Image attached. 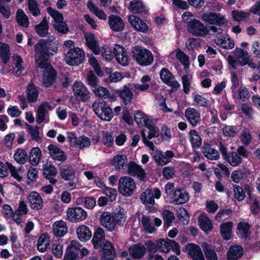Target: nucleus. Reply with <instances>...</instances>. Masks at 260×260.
Instances as JSON below:
<instances>
[{
    "instance_id": "680f3d73",
    "label": "nucleus",
    "mask_w": 260,
    "mask_h": 260,
    "mask_svg": "<svg viewBox=\"0 0 260 260\" xmlns=\"http://www.w3.org/2000/svg\"><path fill=\"white\" fill-rule=\"evenodd\" d=\"M170 239H167L166 240L162 239H160L157 242V246L158 249L161 252L167 253L170 251L169 245L170 242L169 241Z\"/></svg>"
},
{
    "instance_id": "a18cd8bd",
    "label": "nucleus",
    "mask_w": 260,
    "mask_h": 260,
    "mask_svg": "<svg viewBox=\"0 0 260 260\" xmlns=\"http://www.w3.org/2000/svg\"><path fill=\"white\" fill-rule=\"evenodd\" d=\"M103 186L105 187L103 193L108 197L109 200L110 202L115 201L117 197V190L114 188L106 187L103 182L99 180V187L102 188Z\"/></svg>"
},
{
    "instance_id": "bb28decb",
    "label": "nucleus",
    "mask_w": 260,
    "mask_h": 260,
    "mask_svg": "<svg viewBox=\"0 0 260 260\" xmlns=\"http://www.w3.org/2000/svg\"><path fill=\"white\" fill-rule=\"evenodd\" d=\"M68 226L66 223L62 220L55 221L52 225L54 235L57 237L64 236L68 232Z\"/></svg>"
},
{
    "instance_id": "4468645a",
    "label": "nucleus",
    "mask_w": 260,
    "mask_h": 260,
    "mask_svg": "<svg viewBox=\"0 0 260 260\" xmlns=\"http://www.w3.org/2000/svg\"><path fill=\"white\" fill-rule=\"evenodd\" d=\"M28 203L31 209L40 210L43 207V201L41 196L36 191H32L27 197Z\"/></svg>"
},
{
    "instance_id": "cd10ccee",
    "label": "nucleus",
    "mask_w": 260,
    "mask_h": 260,
    "mask_svg": "<svg viewBox=\"0 0 260 260\" xmlns=\"http://www.w3.org/2000/svg\"><path fill=\"white\" fill-rule=\"evenodd\" d=\"M244 254V250L240 245H235L231 246L227 252L228 260H238Z\"/></svg>"
},
{
    "instance_id": "c85d7f7f",
    "label": "nucleus",
    "mask_w": 260,
    "mask_h": 260,
    "mask_svg": "<svg viewBox=\"0 0 260 260\" xmlns=\"http://www.w3.org/2000/svg\"><path fill=\"white\" fill-rule=\"evenodd\" d=\"M128 10L134 14H146L148 10L142 1L134 0L129 3Z\"/></svg>"
},
{
    "instance_id": "6ab92c4d",
    "label": "nucleus",
    "mask_w": 260,
    "mask_h": 260,
    "mask_svg": "<svg viewBox=\"0 0 260 260\" xmlns=\"http://www.w3.org/2000/svg\"><path fill=\"white\" fill-rule=\"evenodd\" d=\"M174 157V153L172 150H167L164 153L160 150H156L154 159L158 165L164 166L170 162Z\"/></svg>"
},
{
    "instance_id": "a878e982",
    "label": "nucleus",
    "mask_w": 260,
    "mask_h": 260,
    "mask_svg": "<svg viewBox=\"0 0 260 260\" xmlns=\"http://www.w3.org/2000/svg\"><path fill=\"white\" fill-rule=\"evenodd\" d=\"M76 233L78 238L81 241L85 242L89 240L92 236V232L89 228L85 224H82L76 229Z\"/></svg>"
},
{
    "instance_id": "39448f33",
    "label": "nucleus",
    "mask_w": 260,
    "mask_h": 260,
    "mask_svg": "<svg viewBox=\"0 0 260 260\" xmlns=\"http://www.w3.org/2000/svg\"><path fill=\"white\" fill-rule=\"evenodd\" d=\"M132 54L133 59L142 67L150 66L154 61L152 52L139 45H136L132 48Z\"/></svg>"
},
{
    "instance_id": "7c9ffc66",
    "label": "nucleus",
    "mask_w": 260,
    "mask_h": 260,
    "mask_svg": "<svg viewBox=\"0 0 260 260\" xmlns=\"http://www.w3.org/2000/svg\"><path fill=\"white\" fill-rule=\"evenodd\" d=\"M48 149L50 155L54 159L61 161H64L67 159L64 152L57 146L50 144L48 146Z\"/></svg>"
},
{
    "instance_id": "79ce46f5",
    "label": "nucleus",
    "mask_w": 260,
    "mask_h": 260,
    "mask_svg": "<svg viewBox=\"0 0 260 260\" xmlns=\"http://www.w3.org/2000/svg\"><path fill=\"white\" fill-rule=\"evenodd\" d=\"M17 23L22 27L27 28L29 26V20L27 16L21 9H18L16 13Z\"/></svg>"
},
{
    "instance_id": "1a4fd4ad",
    "label": "nucleus",
    "mask_w": 260,
    "mask_h": 260,
    "mask_svg": "<svg viewBox=\"0 0 260 260\" xmlns=\"http://www.w3.org/2000/svg\"><path fill=\"white\" fill-rule=\"evenodd\" d=\"M136 188L134 179L127 176L121 177L119 180L118 189L119 192L125 197L132 195Z\"/></svg>"
},
{
    "instance_id": "e2e57ef3",
    "label": "nucleus",
    "mask_w": 260,
    "mask_h": 260,
    "mask_svg": "<svg viewBox=\"0 0 260 260\" xmlns=\"http://www.w3.org/2000/svg\"><path fill=\"white\" fill-rule=\"evenodd\" d=\"M90 145V141L89 138L86 137L82 136L78 138V140L75 144V147L83 149L88 147Z\"/></svg>"
},
{
    "instance_id": "393cba45",
    "label": "nucleus",
    "mask_w": 260,
    "mask_h": 260,
    "mask_svg": "<svg viewBox=\"0 0 260 260\" xmlns=\"http://www.w3.org/2000/svg\"><path fill=\"white\" fill-rule=\"evenodd\" d=\"M100 107H101V113L99 114V118L104 121H110L113 117L112 109L104 101L100 102L99 100V108Z\"/></svg>"
},
{
    "instance_id": "58836bf2",
    "label": "nucleus",
    "mask_w": 260,
    "mask_h": 260,
    "mask_svg": "<svg viewBox=\"0 0 260 260\" xmlns=\"http://www.w3.org/2000/svg\"><path fill=\"white\" fill-rule=\"evenodd\" d=\"M142 203L147 207L149 205H154L155 201L153 198V191L151 189L147 188L143 192L140 196Z\"/></svg>"
},
{
    "instance_id": "338daca9",
    "label": "nucleus",
    "mask_w": 260,
    "mask_h": 260,
    "mask_svg": "<svg viewBox=\"0 0 260 260\" xmlns=\"http://www.w3.org/2000/svg\"><path fill=\"white\" fill-rule=\"evenodd\" d=\"M24 170L23 168L21 167L19 170H17V169L12 165L10 164V165H9V171L10 172L11 175L18 181L22 180V177L21 176V174L23 172Z\"/></svg>"
},
{
    "instance_id": "a19ab883",
    "label": "nucleus",
    "mask_w": 260,
    "mask_h": 260,
    "mask_svg": "<svg viewBox=\"0 0 260 260\" xmlns=\"http://www.w3.org/2000/svg\"><path fill=\"white\" fill-rule=\"evenodd\" d=\"M202 247L207 260H218L217 254L210 245L207 242H204Z\"/></svg>"
},
{
    "instance_id": "c03bdc74",
    "label": "nucleus",
    "mask_w": 260,
    "mask_h": 260,
    "mask_svg": "<svg viewBox=\"0 0 260 260\" xmlns=\"http://www.w3.org/2000/svg\"><path fill=\"white\" fill-rule=\"evenodd\" d=\"M182 251L187 252L188 254L192 257L197 255L202 251L201 249L197 244L193 243H188L183 249Z\"/></svg>"
},
{
    "instance_id": "473e14b6",
    "label": "nucleus",
    "mask_w": 260,
    "mask_h": 260,
    "mask_svg": "<svg viewBox=\"0 0 260 260\" xmlns=\"http://www.w3.org/2000/svg\"><path fill=\"white\" fill-rule=\"evenodd\" d=\"M233 223L228 221L222 223L220 225V233L222 238L226 241L229 240L232 237Z\"/></svg>"
},
{
    "instance_id": "f03ea898",
    "label": "nucleus",
    "mask_w": 260,
    "mask_h": 260,
    "mask_svg": "<svg viewBox=\"0 0 260 260\" xmlns=\"http://www.w3.org/2000/svg\"><path fill=\"white\" fill-rule=\"evenodd\" d=\"M127 157L124 154H117L111 160V164L115 166L116 170L125 171L127 167V173L131 176L137 177L140 181H144L146 179V173L143 167L135 162L131 161L127 165Z\"/></svg>"
},
{
    "instance_id": "4be33fe9",
    "label": "nucleus",
    "mask_w": 260,
    "mask_h": 260,
    "mask_svg": "<svg viewBox=\"0 0 260 260\" xmlns=\"http://www.w3.org/2000/svg\"><path fill=\"white\" fill-rule=\"evenodd\" d=\"M101 224L109 231H112L116 227L113 216L109 212H103L99 218Z\"/></svg>"
},
{
    "instance_id": "2eb2a0df",
    "label": "nucleus",
    "mask_w": 260,
    "mask_h": 260,
    "mask_svg": "<svg viewBox=\"0 0 260 260\" xmlns=\"http://www.w3.org/2000/svg\"><path fill=\"white\" fill-rule=\"evenodd\" d=\"M172 199L175 205H181L189 201V195L185 189L179 188L174 191Z\"/></svg>"
},
{
    "instance_id": "37998d69",
    "label": "nucleus",
    "mask_w": 260,
    "mask_h": 260,
    "mask_svg": "<svg viewBox=\"0 0 260 260\" xmlns=\"http://www.w3.org/2000/svg\"><path fill=\"white\" fill-rule=\"evenodd\" d=\"M198 222L200 228L206 234H208L212 230L211 221L207 216L199 217Z\"/></svg>"
},
{
    "instance_id": "69168bd1",
    "label": "nucleus",
    "mask_w": 260,
    "mask_h": 260,
    "mask_svg": "<svg viewBox=\"0 0 260 260\" xmlns=\"http://www.w3.org/2000/svg\"><path fill=\"white\" fill-rule=\"evenodd\" d=\"M176 55L177 58L184 66L185 68L186 67H188L189 64V57L183 51L180 49H178Z\"/></svg>"
},
{
    "instance_id": "2f4dec72",
    "label": "nucleus",
    "mask_w": 260,
    "mask_h": 260,
    "mask_svg": "<svg viewBox=\"0 0 260 260\" xmlns=\"http://www.w3.org/2000/svg\"><path fill=\"white\" fill-rule=\"evenodd\" d=\"M39 91L32 82H30L27 86L26 96L29 103H34L38 100Z\"/></svg>"
},
{
    "instance_id": "4c0bfd02",
    "label": "nucleus",
    "mask_w": 260,
    "mask_h": 260,
    "mask_svg": "<svg viewBox=\"0 0 260 260\" xmlns=\"http://www.w3.org/2000/svg\"><path fill=\"white\" fill-rule=\"evenodd\" d=\"M188 137L193 148L198 149L202 145V139L196 130H190L188 133Z\"/></svg>"
},
{
    "instance_id": "f257e3e1",
    "label": "nucleus",
    "mask_w": 260,
    "mask_h": 260,
    "mask_svg": "<svg viewBox=\"0 0 260 260\" xmlns=\"http://www.w3.org/2000/svg\"><path fill=\"white\" fill-rule=\"evenodd\" d=\"M49 42L41 39L35 46V58L37 67L43 69L42 83L46 87L53 85L56 80L55 70L48 62V59L52 54Z\"/></svg>"
},
{
    "instance_id": "09e8293b",
    "label": "nucleus",
    "mask_w": 260,
    "mask_h": 260,
    "mask_svg": "<svg viewBox=\"0 0 260 260\" xmlns=\"http://www.w3.org/2000/svg\"><path fill=\"white\" fill-rule=\"evenodd\" d=\"M41 151L38 147L33 148L30 152L29 160L30 163L34 165L37 166L41 158Z\"/></svg>"
},
{
    "instance_id": "ddd939ff",
    "label": "nucleus",
    "mask_w": 260,
    "mask_h": 260,
    "mask_svg": "<svg viewBox=\"0 0 260 260\" xmlns=\"http://www.w3.org/2000/svg\"><path fill=\"white\" fill-rule=\"evenodd\" d=\"M74 95L81 101H86L89 98V92L83 83L76 81L73 85Z\"/></svg>"
},
{
    "instance_id": "f704fd0d",
    "label": "nucleus",
    "mask_w": 260,
    "mask_h": 260,
    "mask_svg": "<svg viewBox=\"0 0 260 260\" xmlns=\"http://www.w3.org/2000/svg\"><path fill=\"white\" fill-rule=\"evenodd\" d=\"M84 37L86 40V44L95 54H98V46L96 36L90 32H85Z\"/></svg>"
},
{
    "instance_id": "7ed1b4c3",
    "label": "nucleus",
    "mask_w": 260,
    "mask_h": 260,
    "mask_svg": "<svg viewBox=\"0 0 260 260\" xmlns=\"http://www.w3.org/2000/svg\"><path fill=\"white\" fill-rule=\"evenodd\" d=\"M100 52L103 58L106 61L109 62L115 57L117 62L123 66H126L129 63L127 52L122 45L117 44L114 46L105 45L101 50L99 46V54Z\"/></svg>"
},
{
    "instance_id": "423d86ee",
    "label": "nucleus",
    "mask_w": 260,
    "mask_h": 260,
    "mask_svg": "<svg viewBox=\"0 0 260 260\" xmlns=\"http://www.w3.org/2000/svg\"><path fill=\"white\" fill-rule=\"evenodd\" d=\"M218 146L223 159L231 166L238 167L242 163L243 158L236 151L228 152V148L222 142H219Z\"/></svg>"
},
{
    "instance_id": "20e7f679",
    "label": "nucleus",
    "mask_w": 260,
    "mask_h": 260,
    "mask_svg": "<svg viewBox=\"0 0 260 260\" xmlns=\"http://www.w3.org/2000/svg\"><path fill=\"white\" fill-rule=\"evenodd\" d=\"M193 14L189 11L185 12L182 15L183 21L187 23V30L192 35L197 37H205L209 34L208 28L200 20L193 19L189 20L190 17H193Z\"/></svg>"
},
{
    "instance_id": "9b49d317",
    "label": "nucleus",
    "mask_w": 260,
    "mask_h": 260,
    "mask_svg": "<svg viewBox=\"0 0 260 260\" xmlns=\"http://www.w3.org/2000/svg\"><path fill=\"white\" fill-rule=\"evenodd\" d=\"M132 89H133L132 84L129 83L124 85L120 89L115 90V92L125 106L130 105L132 103L134 94Z\"/></svg>"
},
{
    "instance_id": "e433bc0d",
    "label": "nucleus",
    "mask_w": 260,
    "mask_h": 260,
    "mask_svg": "<svg viewBox=\"0 0 260 260\" xmlns=\"http://www.w3.org/2000/svg\"><path fill=\"white\" fill-rule=\"evenodd\" d=\"M116 226L123 225L127 218L126 213L123 208H120L119 210L116 209L112 215Z\"/></svg>"
},
{
    "instance_id": "a211bd4d",
    "label": "nucleus",
    "mask_w": 260,
    "mask_h": 260,
    "mask_svg": "<svg viewBox=\"0 0 260 260\" xmlns=\"http://www.w3.org/2000/svg\"><path fill=\"white\" fill-rule=\"evenodd\" d=\"M127 19L136 30L142 32H146L148 31V26L140 18L132 15L129 16Z\"/></svg>"
},
{
    "instance_id": "3c124183",
    "label": "nucleus",
    "mask_w": 260,
    "mask_h": 260,
    "mask_svg": "<svg viewBox=\"0 0 260 260\" xmlns=\"http://www.w3.org/2000/svg\"><path fill=\"white\" fill-rule=\"evenodd\" d=\"M250 15L249 12L235 10L232 11V16L234 20L237 22H241L246 20Z\"/></svg>"
},
{
    "instance_id": "0eeeda50",
    "label": "nucleus",
    "mask_w": 260,
    "mask_h": 260,
    "mask_svg": "<svg viewBox=\"0 0 260 260\" xmlns=\"http://www.w3.org/2000/svg\"><path fill=\"white\" fill-rule=\"evenodd\" d=\"M85 53L83 50L74 47L66 54L65 61L69 66H76L81 64L84 59Z\"/></svg>"
},
{
    "instance_id": "de8ad7c7",
    "label": "nucleus",
    "mask_w": 260,
    "mask_h": 260,
    "mask_svg": "<svg viewBox=\"0 0 260 260\" xmlns=\"http://www.w3.org/2000/svg\"><path fill=\"white\" fill-rule=\"evenodd\" d=\"M13 59L15 64V68L14 69L15 70L14 74L16 76H20L24 70V68L22 65V59L20 56L15 54L13 56Z\"/></svg>"
},
{
    "instance_id": "8fccbe9b",
    "label": "nucleus",
    "mask_w": 260,
    "mask_h": 260,
    "mask_svg": "<svg viewBox=\"0 0 260 260\" xmlns=\"http://www.w3.org/2000/svg\"><path fill=\"white\" fill-rule=\"evenodd\" d=\"M160 78L161 81L166 84L170 83L171 80L175 79V76L166 68H163L159 73Z\"/></svg>"
},
{
    "instance_id": "6e6d98bb",
    "label": "nucleus",
    "mask_w": 260,
    "mask_h": 260,
    "mask_svg": "<svg viewBox=\"0 0 260 260\" xmlns=\"http://www.w3.org/2000/svg\"><path fill=\"white\" fill-rule=\"evenodd\" d=\"M192 98L193 101L197 103L200 106L208 107L210 106V102L207 99L203 97L198 93H192Z\"/></svg>"
},
{
    "instance_id": "13d9d810",
    "label": "nucleus",
    "mask_w": 260,
    "mask_h": 260,
    "mask_svg": "<svg viewBox=\"0 0 260 260\" xmlns=\"http://www.w3.org/2000/svg\"><path fill=\"white\" fill-rule=\"evenodd\" d=\"M190 215L188 211L184 207H180L179 211L178 218L183 224H188Z\"/></svg>"
},
{
    "instance_id": "c9c22d12",
    "label": "nucleus",
    "mask_w": 260,
    "mask_h": 260,
    "mask_svg": "<svg viewBox=\"0 0 260 260\" xmlns=\"http://www.w3.org/2000/svg\"><path fill=\"white\" fill-rule=\"evenodd\" d=\"M250 224L248 222L241 221L238 223L237 229L239 231L242 238L247 239L250 236Z\"/></svg>"
},
{
    "instance_id": "412c9836",
    "label": "nucleus",
    "mask_w": 260,
    "mask_h": 260,
    "mask_svg": "<svg viewBox=\"0 0 260 260\" xmlns=\"http://www.w3.org/2000/svg\"><path fill=\"white\" fill-rule=\"evenodd\" d=\"M100 250L102 251L103 254L102 256V260H114L115 256V251L113 244L108 241H106L102 247L101 245H99Z\"/></svg>"
},
{
    "instance_id": "6e6552de",
    "label": "nucleus",
    "mask_w": 260,
    "mask_h": 260,
    "mask_svg": "<svg viewBox=\"0 0 260 260\" xmlns=\"http://www.w3.org/2000/svg\"><path fill=\"white\" fill-rule=\"evenodd\" d=\"M99 77H103V81L105 83H116L121 81L124 78L122 74L119 72L113 73V69L105 67L103 69L99 64Z\"/></svg>"
},
{
    "instance_id": "49530a36",
    "label": "nucleus",
    "mask_w": 260,
    "mask_h": 260,
    "mask_svg": "<svg viewBox=\"0 0 260 260\" xmlns=\"http://www.w3.org/2000/svg\"><path fill=\"white\" fill-rule=\"evenodd\" d=\"M37 34L41 37H45L48 32L49 26L46 17H44L41 23L35 26Z\"/></svg>"
},
{
    "instance_id": "bf43d9fd",
    "label": "nucleus",
    "mask_w": 260,
    "mask_h": 260,
    "mask_svg": "<svg viewBox=\"0 0 260 260\" xmlns=\"http://www.w3.org/2000/svg\"><path fill=\"white\" fill-rule=\"evenodd\" d=\"M15 160L18 163L23 164L27 159V154L26 152L21 149H18L14 155Z\"/></svg>"
},
{
    "instance_id": "b1692460",
    "label": "nucleus",
    "mask_w": 260,
    "mask_h": 260,
    "mask_svg": "<svg viewBox=\"0 0 260 260\" xmlns=\"http://www.w3.org/2000/svg\"><path fill=\"white\" fill-rule=\"evenodd\" d=\"M57 171L56 168L51 164H46L44 166L43 175L44 177L48 180L52 184H55L57 180L54 178L56 176Z\"/></svg>"
},
{
    "instance_id": "f3484780",
    "label": "nucleus",
    "mask_w": 260,
    "mask_h": 260,
    "mask_svg": "<svg viewBox=\"0 0 260 260\" xmlns=\"http://www.w3.org/2000/svg\"><path fill=\"white\" fill-rule=\"evenodd\" d=\"M185 116L193 127L197 126L201 123L200 113L194 108H187L185 111Z\"/></svg>"
},
{
    "instance_id": "c756f323",
    "label": "nucleus",
    "mask_w": 260,
    "mask_h": 260,
    "mask_svg": "<svg viewBox=\"0 0 260 260\" xmlns=\"http://www.w3.org/2000/svg\"><path fill=\"white\" fill-rule=\"evenodd\" d=\"M201 152L208 159L211 160H218L220 158L219 153L213 148L209 144L205 143L201 148Z\"/></svg>"
},
{
    "instance_id": "0e129e2a",
    "label": "nucleus",
    "mask_w": 260,
    "mask_h": 260,
    "mask_svg": "<svg viewBox=\"0 0 260 260\" xmlns=\"http://www.w3.org/2000/svg\"><path fill=\"white\" fill-rule=\"evenodd\" d=\"M233 187L234 197L238 201H242L245 197V193L243 188L238 185H234Z\"/></svg>"
},
{
    "instance_id": "4d7b16f0",
    "label": "nucleus",
    "mask_w": 260,
    "mask_h": 260,
    "mask_svg": "<svg viewBox=\"0 0 260 260\" xmlns=\"http://www.w3.org/2000/svg\"><path fill=\"white\" fill-rule=\"evenodd\" d=\"M87 80L88 81V84L94 88L92 91L94 92L95 94L96 95L98 88L96 87V86L98 81L96 77L92 71H90L88 72L87 75Z\"/></svg>"
},
{
    "instance_id": "72a5a7b5",
    "label": "nucleus",
    "mask_w": 260,
    "mask_h": 260,
    "mask_svg": "<svg viewBox=\"0 0 260 260\" xmlns=\"http://www.w3.org/2000/svg\"><path fill=\"white\" fill-rule=\"evenodd\" d=\"M59 173L62 179L66 180H70L75 178V171L72 166L69 165L60 167Z\"/></svg>"
},
{
    "instance_id": "5fc2aeb1",
    "label": "nucleus",
    "mask_w": 260,
    "mask_h": 260,
    "mask_svg": "<svg viewBox=\"0 0 260 260\" xmlns=\"http://www.w3.org/2000/svg\"><path fill=\"white\" fill-rule=\"evenodd\" d=\"M47 10L48 13L53 18V23H58L63 21L64 18L62 13L51 7H48Z\"/></svg>"
},
{
    "instance_id": "864d4df0",
    "label": "nucleus",
    "mask_w": 260,
    "mask_h": 260,
    "mask_svg": "<svg viewBox=\"0 0 260 260\" xmlns=\"http://www.w3.org/2000/svg\"><path fill=\"white\" fill-rule=\"evenodd\" d=\"M238 133V127L233 125H225L222 128V134L224 137H235Z\"/></svg>"
},
{
    "instance_id": "dca6fc26",
    "label": "nucleus",
    "mask_w": 260,
    "mask_h": 260,
    "mask_svg": "<svg viewBox=\"0 0 260 260\" xmlns=\"http://www.w3.org/2000/svg\"><path fill=\"white\" fill-rule=\"evenodd\" d=\"M52 109V107L48 102H42L38 107L36 113V121L41 124L46 120V116L49 111Z\"/></svg>"
},
{
    "instance_id": "774afa93",
    "label": "nucleus",
    "mask_w": 260,
    "mask_h": 260,
    "mask_svg": "<svg viewBox=\"0 0 260 260\" xmlns=\"http://www.w3.org/2000/svg\"><path fill=\"white\" fill-rule=\"evenodd\" d=\"M24 170L23 168L21 167L19 170H17V169L12 165L10 164V165H9V171L10 172L11 175L18 181L22 180V177L21 176V174L23 172Z\"/></svg>"
},
{
    "instance_id": "aec40b11",
    "label": "nucleus",
    "mask_w": 260,
    "mask_h": 260,
    "mask_svg": "<svg viewBox=\"0 0 260 260\" xmlns=\"http://www.w3.org/2000/svg\"><path fill=\"white\" fill-rule=\"evenodd\" d=\"M108 23L111 29L114 32H120L124 28V23L119 16L111 14L108 18Z\"/></svg>"
},
{
    "instance_id": "052dcab7",
    "label": "nucleus",
    "mask_w": 260,
    "mask_h": 260,
    "mask_svg": "<svg viewBox=\"0 0 260 260\" xmlns=\"http://www.w3.org/2000/svg\"><path fill=\"white\" fill-rule=\"evenodd\" d=\"M141 222L144 229L149 233L151 234L155 230V228L150 222V218L149 216H143L142 217Z\"/></svg>"
},
{
    "instance_id": "9d476101",
    "label": "nucleus",
    "mask_w": 260,
    "mask_h": 260,
    "mask_svg": "<svg viewBox=\"0 0 260 260\" xmlns=\"http://www.w3.org/2000/svg\"><path fill=\"white\" fill-rule=\"evenodd\" d=\"M68 220L71 222H79L87 217V212L81 207L69 208L67 211Z\"/></svg>"
},
{
    "instance_id": "ea45409f",
    "label": "nucleus",
    "mask_w": 260,
    "mask_h": 260,
    "mask_svg": "<svg viewBox=\"0 0 260 260\" xmlns=\"http://www.w3.org/2000/svg\"><path fill=\"white\" fill-rule=\"evenodd\" d=\"M49 237L47 234H42L37 241V249L41 252H45L49 245Z\"/></svg>"
},
{
    "instance_id": "603ef678",
    "label": "nucleus",
    "mask_w": 260,
    "mask_h": 260,
    "mask_svg": "<svg viewBox=\"0 0 260 260\" xmlns=\"http://www.w3.org/2000/svg\"><path fill=\"white\" fill-rule=\"evenodd\" d=\"M27 5L30 13L35 17L41 15V10L36 0H27Z\"/></svg>"
},
{
    "instance_id": "5701e85b",
    "label": "nucleus",
    "mask_w": 260,
    "mask_h": 260,
    "mask_svg": "<svg viewBox=\"0 0 260 260\" xmlns=\"http://www.w3.org/2000/svg\"><path fill=\"white\" fill-rule=\"evenodd\" d=\"M128 251L132 258L141 259L144 256L146 252V248L142 243H138L130 246Z\"/></svg>"
},
{
    "instance_id": "f8f14e48",
    "label": "nucleus",
    "mask_w": 260,
    "mask_h": 260,
    "mask_svg": "<svg viewBox=\"0 0 260 260\" xmlns=\"http://www.w3.org/2000/svg\"><path fill=\"white\" fill-rule=\"evenodd\" d=\"M202 18L206 22L219 26H223L226 23L224 17L220 13L212 12L205 13L202 15Z\"/></svg>"
}]
</instances>
